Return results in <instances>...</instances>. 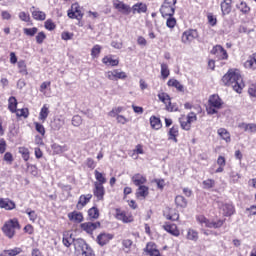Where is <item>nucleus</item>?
Wrapping results in <instances>:
<instances>
[{
    "mask_svg": "<svg viewBox=\"0 0 256 256\" xmlns=\"http://www.w3.org/2000/svg\"><path fill=\"white\" fill-rule=\"evenodd\" d=\"M1 231L7 239H13L18 231H21V222L19 218H11L4 222Z\"/></svg>",
    "mask_w": 256,
    "mask_h": 256,
    "instance_id": "obj_2",
    "label": "nucleus"
},
{
    "mask_svg": "<svg viewBox=\"0 0 256 256\" xmlns=\"http://www.w3.org/2000/svg\"><path fill=\"white\" fill-rule=\"evenodd\" d=\"M220 209L223 211L224 217H231V215H235V206H233V204H222Z\"/></svg>",
    "mask_w": 256,
    "mask_h": 256,
    "instance_id": "obj_29",
    "label": "nucleus"
},
{
    "mask_svg": "<svg viewBox=\"0 0 256 256\" xmlns=\"http://www.w3.org/2000/svg\"><path fill=\"white\" fill-rule=\"evenodd\" d=\"M23 253V249L19 247H14L12 249L4 250L1 252L0 256H17Z\"/></svg>",
    "mask_w": 256,
    "mask_h": 256,
    "instance_id": "obj_32",
    "label": "nucleus"
},
{
    "mask_svg": "<svg viewBox=\"0 0 256 256\" xmlns=\"http://www.w3.org/2000/svg\"><path fill=\"white\" fill-rule=\"evenodd\" d=\"M186 239H188V241H194V242L199 241V232H197V230L193 228H189L187 230Z\"/></svg>",
    "mask_w": 256,
    "mask_h": 256,
    "instance_id": "obj_37",
    "label": "nucleus"
},
{
    "mask_svg": "<svg viewBox=\"0 0 256 256\" xmlns=\"http://www.w3.org/2000/svg\"><path fill=\"white\" fill-rule=\"evenodd\" d=\"M197 121V114L195 112L188 113L187 116L182 115L179 118L180 127L184 129V131H191V124Z\"/></svg>",
    "mask_w": 256,
    "mask_h": 256,
    "instance_id": "obj_7",
    "label": "nucleus"
},
{
    "mask_svg": "<svg viewBox=\"0 0 256 256\" xmlns=\"http://www.w3.org/2000/svg\"><path fill=\"white\" fill-rule=\"evenodd\" d=\"M211 55H215L219 61H227L229 59V54L227 50L221 45H216L210 51Z\"/></svg>",
    "mask_w": 256,
    "mask_h": 256,
    "instance_id": "obj_11",
    "label": "nucleus"
},
{
    "mask_svg": "<svg viewBox=\"0 0 256 256\" xmlns=\"http://www.w3.org/2000/svg\"><path fill=\"white\" fill-rule=\"evenodd\" d=\"M75 37V34L73 32L64 31L61 33V40L62 41H71Z\"/></svg>",
    "mask_w": 256,
    "mask_h": 256,
    "instance_id": "obj_61",
    "label": "nucleus"
},
{
    "mask_svg": "<svg viewBox=\"0 0 256 256\" xmlns=\"http://www.w3.org/2000/svg\"><path fill=\"white\" fill-rule=\"evenodd\" d=\"M245 69L256 71V52L248 56V59L244 62Z\"/></svg>",
    "mask_w": 256,
    "mask_h": 256,
    "instance_id": "obj_23",
    "label": "nucleus"
},
{
    "mask_svg": "<svg viewBox=\"0 0 256 256\" xmlns=\"http://www.w3.org/2000/svg\"><path fill=\"white\" fill-rule=\"evenodd\" d=\"M32 17L35 21H45L47 14L39 9L32 11Z\"/></svg>",
    "mask_w": 256,
    "mask_h": 256,
    "instance_id": "obj_39",
    "label": "nucleus"
},
{
    "mask_svg": "<svg viewBox=\"0 0 256 256\" xmlns=\"http://www.w3.org/2000/svg\"><path fill=\"white\" fill-rule=\"evenodd\" d=\"M239 129H243L246 133H256V124L255 123H240L238 125Z\"/></svg>",
    "mask_w": 256,
    "mask_h": 256,
    "instance_id": "obj_33",
    "label": "nucleus"
},
{
    "mask_svg": "<svg viewBox=\"0 0 256 256\" xmlns=\"http://www.w3.org/2000/svg\"><path fill=\"white\" fill-rule=\"evenodd\" d=\"M147 5L143 2H138L136 4H134L132 7H131V13L132 15H141L142 13H147Z\"/></svg>",
    "mask_w": 256,
    "mask_h": 256,
    "instance_id": "obj_21",
    "label": "nucleus"
},
{
    "mask_svg": "<svg viewBox=\"0 0 256 256\" xmlns=\"http://www.w3.org/2000/svg\"><path fill=\"white\" fill-rule=\"evenodd\" d=\"M38 31H39V29L37 27L24 28V34H26L28 37H35V35H37Z\"/></svg>",
    "mask_w": 256,
    "mask_h": 256,
    "instance_id": "obj_56",
    "label": "nucleus"
},
{
    "mask_svg": "<svg viewBox=\"0 0 256 256\" xmlns=\"http://www.w3.org/2000/svg\"><path fill=\"white\" fill-rule=\"evenodd\" d=\"M236 9H238L242 15H249L251 13V6L245 1L236 4Z\"/></svg>",
    "mask_w": 256,
    "mask_h": 256,
    "instance_id": "obj_31",
    "label": "nucleus"
},
{
    "mask_svg": "<svg viewBox=\"0 0 256 256\" xmlns=\"http://www.w3.org/2000/svg\"><path fill=\"white\" fill-rule=\"evenodd\" d=\"M225 107V102L221 99L218 94H212L208 98V103L206 106V113L208 115H217L221 109Z\"/></svg>",
    "mask_w": 256,
    "mask_h": 256,
    "instance_id": "obj_3",
    "label": "nucleus"
},
{
    "mask_svg": "<svg viewBox=\"0 0 256 256\" xmlns=\"http://www.w3.org/2000/svg\"><path fill=\"white\" fill-rule=\"evenodd\" d=\"M203 189H213L215 187V180L207 179L202 182Z\"/></svg>",
    "mask_w": 256,
    "mask_h": 256,
    "instance_id": "obj_60",
    "label": "nucleus"
},
{
    "mask_svg": "<svg viewBox=\"0 0 256 256\" xmlns=\"http://www.w3.org/2000/svg\"><path fill=\"white\" fill-rule=\"evenodd\" d=\"M94 176H95V179H96L94 184L105 185V183H107V176H106L105 173L100 172L99 170H95L94 171Z\"/></svg>",
    "mask_w": 256,
    "mask_h": 256,
    "instance_id": "obj_30",
    "label": "nucleus"
},
{
    "mask_svg": "<svg viewBox=\"0 0 256 256\" xmlns=\"http://www.w3.org/2000/svg\"><path fill=\"white\" fill-rule=\"evenodd\" d=\"M79 256H95V252L93 249H91V247L86 246L85 248H82V252Z\"/></svg>",
    "mask_w": 256,
    "mask_h": 256,
    "instance_id": "obj_59",
    "label": "nucleus"
},
{
    "mask_svg": "<svg viewBox=\"0 0 256 256\" xmlns=\"http://www.w3.org/2000/svg\"><path fill=\"white\" fill-rule=\"evenodd\" d=\"M47 39V34L45 32L41 31L36 35V43L38 45H43V42Z\"/></svg>",
    "mask_w": 256,
    "mask_h": 256,
    "instance_id": "obj_57",
    "label": "nucleus"
},
{
    "mask_svg": "<svg viewBox=\"0 0 256 256\" xmlns=\"http://www.w3.org/2000/svg\"><path fill=\"white\" fill-rule=\"evenodd\" d=\"M163 215L167 221H179V211L175 208H166Z\"/></svg>",
    "mask_w": 256,
    "mask_h": 256,
    "instance_id": "obj_19",
    "label": "nucleus"
},
{
    "mask_svg": "<svg viewBox=\"0 0 256 256\" xmlns=\"http://www.w3.org/2000/svg\"><path fill=\"white\" fill-rule=\"evenodd\" d=\"M175 5H177V0H164L160 8L162 17H173L175 15Z\"/></svg>",
    "mask_w": 256,
    "mask_h": 256,
    "instance_id": "obj_5",
    "label": "nucleus"
},
{
    "mask_svg": "<svg viewBox=\"0 0 256 256\" xmlns=\"http://www.w3.org/2000/svg\"><path fill=\"white\" fill-rule=\"evenodd\" d=\"M119 113H123L122 106L112 108V110L110 112H108V117H116V119H117V116L121 115Z\"/></svg>",
    "mask_w": 256,
    "mask_h": 256,
    "instance_id": "obj_49",
    "label": "nucleus"
},
{
    "mask_svg": "<svg viewBox=\"0 0 256 256\" xmlns=\"http://www.w3.org/2000/svg\"><path fill=\"white\" fill-rule=\"evenodd\" d=\"M165 109L169 113H173L175 111H179V106H177L175 103H172L170 98V101H168V103L165 105Z\"/></svg>",
    "mask_w": 256,
    "mask_h": 256,
    "instance_id": "obj_50",
    "label": "nucleus"
},
{
    "mask_svg": "<svg viewBox=\"0 0 256 256\" xmlns=\"http://www.w3.org/2000/svg\"><path fill=\"white\" fill-rule=\"evenodd\" d=\"M217 165L219 167L216 169L215 173H223V171H225V165H227V160L224 156H219L217 158Z\"/></svg>",
    "mask_w": 256,
    "mask_h": 256,
    "instance_id": "obj_40",
    "label": "nucleus"
},
{
    "mask_svg": "<svg viewBox=\"0 0 256 256\" xmlns=\"http://www.w3.org/2000/svg\"><path fill=\"white\" fill-rule=\"evenodd\" d=\"M116 121L119 125H127V123H129L130 119L125 117L124 115H118L116 117Z\"/></svg>",
    "mask_w": 256,
    "mask_h": 256,
    "instance_id": "obj_63",
    "label": "nucleus"
},
{
    "mask_svg": "<svg viewBox=\"0 0 256 256\" xmlns=\"http://www.w3.org/2000/svg\"><path fill=\"white\" fill-rule=\"evenodd\" d=\"M135 197L138 201H145L149 197V186H138L135 192Z\"/></svg>",
    "mask_w": 256,
    "mask_h": 256,
    "instance_id": "obj_17",
    "label": "nucleus"
},
{
    "mask_svg": "<svg viewBox=\"0 0 256 256\" xmlns=\"http://www.w3.org/2000/svg\"><path fill=\"white\" fill-rule=\"evenodd\" d=\"M47 117H49V105L44 104L40 110L38 119L42 123H45V121H47Z\"/></svg>",
    "mask_w": 256,
    "mask_h": 256,
    "instance_id": "obj_35",
    "label": "nucleus"
},
{
    "mask_svg": "<svg viewBox=\"0 0 256 256\" xmlns=\"http://www.w3.org/2000/svg\"><path fill=\"white\" fill-rule=\"evenodd\" d=\"M177 25V19L173 16H168L166 20V26L169 29H175V26Z\"/></svg>",
    "mask_w": 256,
    "mask_h": 256,
    "instance_id": "obj_53",
    "label": "nucleus"
},
{
    "mask_svg": "<svg viewBox=\"0 0 256 256\" xmlns=\"http://www.w3.org/2000/svg\"><path fill=\"white\" fill-rule=\"evenodd\" d=\"M105 186L103 184H94L93 195L97 201H105Z\"/></svg>",
    "mask_w": 256,
    "mask_h": 256,
    "instance_id": "obj_14",
    "label": "nucleus"
},
{
    "mask_svg": "<svg viewBox=\"0 0 256 256\" xmlns=\"http://www.w3.org/2000/svg\"><path fill=\"white\" fill-rule=\"evenodd\" d=\"M17 105H19V102H17V98L11 96L8 99V110L10 111V113H15V111H17Z\"/></svg>",
    "mask_w": 256,
    "mask_h": 256,
    "instance_id": "obj_42",
    "label": "nucleus"
},
{
    "mask_svg": "<svg viewBox=\"0 0 256 256\" xmlns=\"http://www.w3.org/2000/svg\"><path fill=\"white\" fill-rule=\"evenodd\" d=\"M99 227H101V222H84L80 224V229L88 234L93 233Z\"/></svg>",
    "mask_w": 256,
    "mask_h": 256,
    "instance_id": "obj_18",
    "label": "nucleus"
},
{
    "mask_svg": "<svg viewBox=\"0 0 256 256\" xmlns=\"http://www.w3.org/2000/svg\"><path fill=\"white\" fill-rule=\"evenodd\" d=\"M102 63L103 65H105L106 67H119V57H116L114 55H106L102 58Z\"/></svg>",
    "mask_w": 256,
    "mask_h": 256,
    "instance_id": "obj_15",
    "label": "nucleus"
},
{
    "mask_svg": "<svg viewBox=\"0 0 256 256\" xmlns=\"http://www.w3.org/2000/svg\"><path fill=\"white\" fill-rule=\"evenodd\" d=\"M17 205L13 202V200L8 198H0V209H5L6 211H13Z\"/></svg>",
    "mask_w": 256,
    "mask_h": 256,
    "instance_id": "obj_22",
    "label": "nucleus"
},
{
    "mask_svg": "<svg viewBox=\"0 0 256 256\" xmlns=\"http://www.w3.org/2000/svg\"><path fill=\"white\" fill-rule=\"evenodd\" d=\"M150 125L152 129H155L156 131H159L161 127H163V124L161 123V118L157 116H151L150 117Z\"/></svg>",
    "mask_w": 256,
    "mask_h": 256,
    "instance_id": "obj_38",
    "label": "nucleus"
},
{
    "mask_svg": "<svg viewBox=\"0 0 256 256\" xmlns=\"http://www.w3.org/2000/svg\"><path fill=\"white\" fill-rule=\"evenodd\" d=\"M99 208L97 206H93L92 208L88 209V217L91 221H95L99 219Z\"/></svg>",
    "mask_w": 256,
    "mask_h": 256,
    "instance_id": "obj_41",
    "label": "nucleus"
},
{
    "mask_svg": "<svg viewBox=\"0 0 256 256\" xmlns=\"http://www.w3.org/2000/svg\"><path fill=\"white\" fill-rule=\"evenodd\" d=\"M174 202H175L177 209H186V207L188 205L187 200L182 195H177L175 197Z\"/></svg>",
    "mask_w": 256,
    "mask_h": 256,
    "instance_id": "obj_34",
    "label": "nucleus"
},
{
    "mask_svg": "<svg viewBox=\"0 0 256 256\" xmlns=\"http://www.w3.org/2000/svg\"><path fill=\"white\" fill-rule=\"evenodd\" d=\"M44 27L47 31H55V29H57V25L51 19H47L45 21Z\"/></svg>",
    "mask_w": 256,
    "mask_h": 256,
    "instance_id": "obj_52",
    "label": "nucleus"
},
{
    "mask_svg": "<svg viewBox=\"0 0 256 256\" xmlns=\"http://www.w3.org/2000/svg\"><path fill=\"white\" fill-rule=\"evenodd\" d=\"M47 89H51V81H45L40 85V93H43V95H46Z\"/></svg>",
    "mask_w": 256,
    "mask_h": 256,
    "instance_id": "obj_58",
    "label": "nucleus"
},
{
    "mask_svg": "<svg viewBox=\"0 0 256 256\" xmlns=\"http://www.w3.org/2000/svg\"><path fill=\"white\" fill-rule=\"evenodd\" d=\"M83 7L79 5V2L71 4L70 9L67 10V17L69 19H76V21H81L84 17Z\"/></svg>",
    "mask_w": 256,
    "mask_h": 256,
    "instance_id": "obj_6",
    "label": "nucleus"
},
{
    "mask_svg": "<svg viewBox=\"0 0 256 256\" xmlns=\"http://www.w3.org/2000/svg\"><path fill=\"white\" fill-rule=\"evenodd\" d=\"M113 237V234L103 232L97 236L96 241L98 245H100V247H104V245H107V243H109V241H111Z\"/></svg>",
    "mask_w": 256,
    "mask_h": 256,
    "instance_id": "obj_20",
    "label": "nucleus"
},
{
    "mask_svg": "<svg viewBox=\"0 0 256 256\" xmlns=\"http://www.w3.org/2000/svg\"><path fill=\"white\" fill-rule=\"evenodd\" d=\"M26 215H28L30 221L32 223H35V221H37V212H35V210H31L30 208L26 209L25 211Z\"/></svg>",
    "mask_w": 256,
    "mask_h": 256,
    "instance_id": "obj_54",
    "label": "nucleus"
},
{
    "mask_svg": "<svg viewBox=\"0 0 256 256\" xmlns=\"http://www.w3.org/2000/svg\"><path fill=\"white\" fill-rule=\"evenodd\" d=\"M105 77L108 81H125L127 79V72L121 69H112L105 72Z\"/></svg>",
    "mask_w": 256,
    "mask_h": 256,
    "instance_id": "obj_8",
    "label": "nucleus"
},
{
    "mask_svg": "<svg viewBox=\"0 0 256 256\" xmlns=\"http://www.w3.org/2000/svg\"><path fill=\"white\" fill-rule=\"evenodd\" d=\"M131 179L136 187H143L147 183V177L139 173L134 174Z\"/></svg>",
    "mask_w": 256,
    "mask_h": 256,
    "instance_id": "obj_26",
    "label": "nucleus"
},
{
    "mask_svg": "<svg viewBox=\"0 0 256 256\" xmlns=\"http://www.w3.org/2000/svg\"><path fill=\"white\" fill-rule=\"evenodd\" d=\"M81 123H83V118H81L80 115H75L72 118V125L74 127H79L81 125Z\"/></svg>",
    "mask_w": 256,
    "mask_h": 256,
    "instance_id": "obj_64",
    "label": "nucleus"
},
{
    "mask_svg": "<svg viewBox=\"0 0 256 256\" xmlns=\"http://www.w3.org/2000/svg\"><path fill=\"white\" fill-rule=\"evenodd\" d=\"M18 153H20V155L22 156V159L24 161H29L30 155H31V153L29 152V148L24 147V146L19 147L18 148Z\"/></svg>",
    "mask_w": 256,
    "mask_h": 256,
    "instance_id": "obj_44",
    "label": "nucleus"
},
{
    "mask_svg": "<svg viewBox=\"0 0 256 256\" xmlns=\"http://www.w3.org/2000/svg\"><path fill=\"white\" fill-rule=\"evenodd\" d=\"M18 69L19 73L22 75H29V72L27 71V64L25 63V60L18 61Z\"/></svg>",
    "mask_w": 256,
    "mask_h": 256,
    "instance_id": "obj_47",
    "label": "nucleus"
},
{
    "mask_svg": "<svg viewBox=\"0 0 256 256\" xmlns=\"http://www.w3.org/2000/svg\"><path fill=\"white\" fill-rule=\"evenodd\" d=\"M62 243L65 247H71V243H72V238L71 235L68 234V232L63 234V239H62Z\"/></svg>",
    "mask_w": 256,
    "mask_h": 256,
    "instance_id": "obj_55",
    "label": "nucleus"
},
{
    "mask_svg": "<svg viewBox=\"0 0 256 256\" xmlns=\"http://www.w3.org/2000/svg\"><path fill=\"white\" fill-rule=\"evenodd\" d=\"M217 133H218L219 137H221V139H223V141H225L226 143H231V133H229V131H227V129L220 128L217 130Z\"/></svg>",
    "mask_w": 256,
    "mask_h": 256,
    "instance_id": "obj_36",
    "label": "nucleus"
},
{
    "mask_svg": "<svg viewBox=\"0 0 256 256\" xmlns=\"http://www.w3.org/2000/svg\"><path fill=\"white\" fill-rule=\"evenodd\" d=\"M199 37V32L196 29H188L182 33L181 42L184 45H191L194 39Z\"/></svg>",
    "mask_w": 256,
    "mask_h": 256,
    "instance_id": "obj_10",
    "label": "nucleus"
},
{
    "mask_svg": "<svg viewBox=\"0 0 256 256\" xmlns=\"http://www.w3.org/2000/svg\"><path fill=\"white\" fill-rule=\"evenodd\" d=\"M91 199H93V194L80 195L76 204L77 211H82L84 207H87V205L91 203Z\"/></svg>",
    "mask_w": 256,
    "mask_h": 256,
    "instance_id": "obj_12",
    "label": "nucleus"
},
{
    "mask_svg": "<svg viewBox=\"0 0 256 256\" xmlns=\"http://www.w3.org/2000/svg\"><path fill=\"white\" fill-rule=\"evenodd\" d=\"M158 99L159 101H161V103H164V105H166L171 101V96H169V94H167L166 92H160L158 93Z\"/></svg>",
    "mask_w": 256,
    "mask_h": 256,
    "instance_id": "obj_48",
    "label": "nucleus"
},
{
    "mask_svg": "<svg viewBox=\"0 0 256 256\" xmlns=\"http://www.w3.org/2000/svg\"><path fill=\"white\" fill-rule=\"evenodd\" d=\"M179 136V126L173 125L168 131V140L177 143V137Z\"/></svg>",
    "mask_w": 256,
    "mask_h": 256,
    "instance_id": "obj_28",
    "label": "nucleus"
},
{
    "mask_svg": "<svg viewBox=\"0 0 256 256\" xmlns=\"http://www.w3.org/2000/svg\"><path fill=\"white\" fill-rule=\"evenodd\" d=\"M115 219H117V221H121L122 223H133V221H135L133 213L122 210L121 208L115 209Z\"/></svg>",
    "mask_w": 256,
    "mask_h": 256,
    "instance_id": "obj_9",
    "label": "nucleus"
},
{
    "mask_svg": "<svg viewBox=\"0 0 256 256\" xmlns=\"http://www.w3.org/2000/svg\"><path fill=\"white\" fill-rule=\"evenodd\" d=\"M222 15H229L233 9V0H223L220 4Z\"/></svg>",
    "mask_w": 256,
    "mask_h": 256,
    "instance_id": "obj_24",
    "label": "nucleus"
},
{
    "mask_svg": "<svg viewBox=\"0 0 256 256\" xmlns=\"http://www.w3.org/2000/svg\"><path fill=\"white\" fill-rule=\"evenodd\" d=\"M68 219L72 223H83L85 218L83 217V213L73 211V212L68 213Z\"/></svg>",
    "mask_w": 256,
    "mask_h": 256,
    "instance_id": "obj_25",
    "label": "nucleus"
},
{
    "mask_svg": "<svg viewBox=\"0 0 256 256\" xmlns=\"http://www.w3.org/2000/svg\"><path fill=\"white\" fill-rule=\"evenodd\" d=\"M160 67H161L160 73H161L162 79L165 80L169 78V76L171 75V71L169 70V65H167V63H162Z\"/></svg>",
    "mask_w": 256,
    "mask_h": 256,
    "instance_id": "obj_43",
    "label": "nucleus"
},
{
    "mask_svg": "<svg viewBox=\"0 0 256 256\" xmlns=\"http://www.w3.org/2000/svg\"><path fill=\"white\" fill-rule=\"evenodd\" d=\"M16 117H23V119H27V117H29V108H21V109H17L14 112Z\"/></svg>",
    "mask_w": 256,
    "mask_h": 256,
    "instance_id": "obj_46",
    "label": "nucleus"
},
{
    "mask_svg": "<svg viewBox=\"0 0 256 256\" xmlns=\"http://www.w3.org/2000/svg\"><path fill=\"white\" fill-rule=\"evenodd\" d=\"M103 48L101 47V45L96 44L92 47L91 49V57L92 59H99V56L101 55V50Z\"/></svg>",
    "mask_w": 256,
    "mask_h": 256,
    "instance_id": "obj_45",
    "label": "nucleus"
},
{
    "mask_svg": "<svg viewBox=\"0 0 256 256\" xmlns=\"http://www.w3.org/2000/svg\"><path fill=\"white\" fill-rule=\"evenodd\" d=\"M221 81L225 87H232L236 93L241 94L245 89V82H243V76H241L239 69H229Z\"/></svg>",
    "mask_w": 256,
    "mask_h": 256,
    "instance_id": "obj_1",
    "label": "nucleus"
},
{
    "mask_svg": "<svg viewBox=\"0 0 256 256\" xmlns=\"http://www.w3.org/2000/svg\"><path fill=\"white\" fill-rule=\"evenodd\" d=\"M18 17L20 21H24V23H29L31 21V15H29V13L26 12H20L18 14Z\"/></svg>",
    "mask_w": 256,
    "mask_h": 256,
    "instance_id": "obj_62",
    "label": "nucleus"
},
{
    "mask_svg": "<svg viewBox=\"0 0 256 256\" xmlns=\"http://www.w3.org/2000/svg\"><path fill=\"white\" fill-rule=\"evenodd\" d=\"M34 126L35 129L37 131V133H39V135H41V137H45V126H43V124L39 123V122H34Z\"/></svg>",
    "mask_w": 256,
    "mask_h": 256,
    "instance_id": "obj_51",
    "label": "nucleus"
},
{
    "mask_svg": "<svg viewBox=\"0 0 256 256\" xmlns=\"http://www.w3.org/2000/svg\"><path fill=\"white\" fill-rule=\"evenodd\" d=\"M167 85L169 87H174V89H176L179 93H185V86H183V84H181V82L175 78L169 79Z\"/></svg>",
    "mask_w": 256,
    "mask_h": 256,
    "instance_id": "obj_27",
    "label": "nucleus"
},
{
    "mask_svg": "<svg viewBox=\"0 0 256 256\" xmlns=\"http://www.w3.org/2000/svg\"><path fill=\"white\" fill-rule=\"evenodd\" d=\"M162 229H164L166 233H169L173 237H179V235H181V231L179 230V227H177V224L165 222L162 226Z\"/></svg>",
    "mask_w": 256,
    "mask_h": 256,
    "instance_id": "obj_13",
    "label": "nucleus"
},
{
    "mask_svg": "<svg viewBox=\"0 0 256 256\" xmlns=\"http://www.w3.org/2000/svg\"><path fill=\"white\" fill-rule=\"evenodd\" d=\"M196 221L203 227H207L208 229H221L223 225H225L226 219H217V220H209L205 215H197Z\"/></svg>",
    "mask_w": 256,
    "mask_h": 256,
    "instance_id": "obj_4",
    "label": "nucleus"
},
{
    "mask_svg": "<svg viewBox=\"0 0 256 256\" xmlns=\"http://www.w3.org/2000/svg\"><path fill=\"white\" fill-rule=\"evenodd\" d=\"M113 7L117 9L120 13H123L124 15H131V6L123 3L119 0L113 1Z\"/></svg>",
    "mask_w": 256,
    "mask_h": 256,
    "instance_id": "obj_16",
    "label": "nucleus"
}]
</instances>
